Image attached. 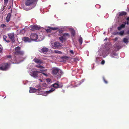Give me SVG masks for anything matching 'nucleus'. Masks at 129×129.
Masks as SVG:
<instances>
[{
  "instance_id": "3",
  "label": "nucleus",
  "mask_w": 129,
  "mask_h": 129,
  "mask_svg": "<svg viewBox=\"0 0 129 129\" xmlns=\"http://www.w3.org/2000/svg\"><path fill=\"white\" fill-rule=\"evenodd\" d=\"M51 47L54 49L59 48L62 46V44L59 42L56 41L53 43H51Z\"/></svg>"
},
{
  "instance_id": "40",
  "label": "nucleus",
  "mask_w": 129,
  "mask_h": 129,
  "mask_svg": "<svg viewBox=\"0 0 129 129\" xmlns=\"http://www.w3.org/2000/svg\"><path fill=\"white\" fill-rule=\"evenodd\" d=\"M118 39V38L117 37H116L115 38V40H117Z\"/></svg>"
},
{
  "instance_id": "14",
  "label": "nucleus",
  "mask_w": 129,
  "mask_h": 129,
  "mask_svg": "<svg viewBox=\"0 0 129 129\" xmlns=\"http://www.w3.org/2000/svg\"><path fill=\"white\" fill-rule=\"evenodd\" d=\"M58 28L57 27H49V28L46 29V31L47 32H50L51 31V30H56L58 29Z\"/></svg>"
},
{
  "instance_id": "21",
  "label": "nucleus",
  "mask_w": 129,
  "mask_h": 129,
  "mask_svg": "<svg viewBox=\"0 0 129 129\" xmlns=\"http://www.w3.org/2000/svg\"><path fill=\"white\" fill-rule=\"evenodd\" d=\"M7 38V36H5L4 35L3 37V39L5 41H6L7 42H10V41L9 40H7L6 39V38Z\"/></svg>"
},
{
  "instance_id": "27",
  "label": "nucleus",
  "mask_w": 129,
  "mask_h": 129,
  "mask_svg": "<svg viewBox=\"0 0 129 129\" xmlns=\"http://www.w3.org/2000/svg\"><path fill=\"white\" fill-rule=\"evenodd\" d=\"M71 33L72 35L74 36L75 35V31L74 30H72L71 31Z\"/></svg>"
},
{
  "instance_id": "17",
  "label": "nucleus",
  "mask_w": 129,
  "mask_h": 129,
  "mask_svg": "<svg viewBox=\"0 0 129 129\" xmlns=\"http://www.w3.org/2000/svg\"><path fill=\"white\" fill-rule=\"evenodd\" d=\"M125 25L126 23L124 22L123 24H122L120 26L118 27V29L119 30H121L122 28L125 27Z\"/></svg>"
},
{
  "instance_id": "38",
  "label": "nucleus",
  "mask_w": 129,
  "mask_h": 129,
  "mask_svg": "<svg viewBox=\"0 0 129 129\" xmlns=\"http://www.w3.org/2000/svg\"><path fill=\"white\" fill-rule=\"evenodd\" d=\"M70 53L72 54H74V52L72 50H71L70 51Z\"/></svg>"
},
{
  "instance_id": "1",
  "label": "nucleus",
  "mask_w": 129,
  "mask_h": 129,
  "mask_svg": "<svg viewBox=\"0 0 129 129\" xmlns=\"http://www.w3.org/2000/svg\"><path fill=\"white\" fill-rule=\"evenodd\" d=\"M52 74L54 76L57 78H60L63 72L61 70L56 67L53 68L52 69Z\"/></svg>"
},
{
  "instance_id": "29",
  "label": "nucleus",
  "mask_w": 129,
  "mask_h": 129,
  "mask_svg": "<svg viewBox=\"0 0 129 129\" xmlns=\"http://www.w3.org/2000/svg\"><path fill=\"white\" fill-rule=\"evenodd\" d=\"M62 58L63 59H68L69 57L67 56H64L62 57Z\"/></svg>"
},
{
  "instance_id": "5",
  "label": "nucleus",
  "mask_w": 129,
  "mask_h": 129,
  "mask_svg": "<svg viewBox=\"0 0 129 129\" xmlns=\"http://www.w3.org/2000/svg\"><path fill=\"white\" fill-rule=\"evenodd\" d=\"M15 51L14 53L15 55H23L24 54V52L23 51H20V48L18 46L15 49Z\"/></svg>"
},
{
  "instance_id": "11",
  "label": "nucleus",
  "mask_w": 129,
  "mask_h": 129,
  "mask_svg": "<svg viewBox=\"0 0 129 129\" xmlns=\"http://www.w3.org/2000/svg\"><path fill=\"white\" fill-rule=\"evenodd\" d=\"M33 61L37 63L42 64L44 63L43 61L42 60L36 58H34Z\"/></svg>"
},
{
  "instance_id": "33",
  "label": "nucleus",
  "mask_w": 129,
  "mask_h": 129,
  "mask_svg": "<svg viewBox=\"0 0 129 129\" xmlns=\"http://www.w3.org/2000/svg\"><path fill=\"white\" fill-rule=\"evenodd\" d=\"M105 63V61L104 60H102L101 62V64L102 65H103Z\"/></svg>"
},
{
  "instance_id": "26",
  "label": "nucleus",
  "mask_w": 129,
  "mask_h": 129,
  "mask_svg": "<svg viewBox=\"0 0 129 129\" xmlns=\"http://www.w3.org/2000/svg\"><path fill=\"white\" fill-rule=\"evenodd\" d=\"M117 33H118L119 35H123L124 33V31H120V32L118 33V32Z\"/></svg>"
},
{
  "instance_id": "9",
  "label": "nucleus",
  "mask_w": 129,
  "mask_h": 129,
  "mask_svg": "<svg viewBox=\"0 0 129 129\" xmlns=\"http://www.w3.org/2000/svg\"><path fill=\"white\" fill-rule=\"evenodd\" d=\"M8 35L11 40L13 42H15L14 39V34L13 33H10L8 34Z\"/></svg>"
},
{
  "instance_id": "24",
  "label": "nucleus",
  "mask_w": 129,
  "mask_h": 129,
  "mask_svg": "<svg viewBox=\"0 0 129 129\" xmlns=\"http://www.w3.org/2000/svg\"><path fill=\"white\" fill-rule=\"evenodd\" d=\"M8 0H4V5L5 7L6 6L8 2Z\"/></svg>"
},
{
  "instance_id": "23",
  "label": "nucleus",
  "mask_w": 129,
  "mask_h": 129,
  "mask_svg": "<svg viewBox=\"0 0 129 129\" xmlns=\"http://www.w3.org/2000/svg\"><path fill=\"white\" fill-rule=\"evenodd\" d=\"M78 41L80 44L81 45L82 44V39L81 37H80V38L78 40Z\"/></svg>"
},
{
  "instance_id": "37",
  "label": "nucleus",
  "mask_w": 129,
  "mask_h": 129,
  "mask_svg": "<svg viewBox=\"0 0 129 129\" xmlns=\"http://www.w3.org/2000/svg\"><path fill=\"white\" fill-rule=\"evenodd\" d=\"M124 23H126V24L127 25H128L129 24V21H128L127 22H124Z\"/></svg>"
},
{
  "instance_id": "4",
  "label": "nucleus",
  "mask_w": 129,
  "mask_h": 129,
  "mask_svg": "<svg viewBox=\"0 0 129 129\" xmlns=\"http://www.w3.org/2000/svg\"><path fill=\"white\" fill-rule=\"evenodd\" d=\"M70 35L68 33H66L63 34L62 36L60 37L59 39L62 43H63L64 41H66L67 40V37H69Z\"/></svg>"
},
{
  "instance_id": "44",
  "label": "nucleus",
  "mask_w": 129,
  "mask_h": 129,
  "mask_svg": "<svg viewBox=\"0 0 129 129\" xmlns=\"http://www.w3.org/2000/svg\"><path fill=\"white\" fill-rule=\"evenodd\" d=\"M11 8V6H9V7H8V9H10V8Z\"/></svg>"
},
{
  "instance_id": "34",
  "label": "nucleus",
  "mask_w": 129,
  "mask_h": 129,
  "mask_svg": "<svg viewBox=\"0 0 129 129\" xmlns=\"http://www.w3.org/2000/svg\"><path fill=\"white\" fill-rule=\"evenodd\" d=\"M47 81L48 82H50L51 81V79L49 78H48L46 79Z\"/></svg>"
},
{
  "instance_id": "47",
  "label": "nucleus",
  "mask_w": 129,
  "mask_h": 129,
  "mask_svg": "<svg viewBox=\"0 0 129 129\" xmlns=\"http://www.w3.org/2000/svg\"><path fill=\"white\" fill-rule=\"evenodd\" d=\"M112 57H113L112 56Z\"/></svg>"
},
{
  "instance_id": "28",
  "label": "nucleus",
  "mask_w": 129,
  "mask_h": 129,
  "mask_svg": "<svg viewBox=\"0 0 129 129\" xmlns=\"http://www.w3.org/2000/svg\"><path fill=\"white\" fill-rule=\"evenodd\" d=\"M3 48L1 45L0 44V53H2Z\"/></svg>"
},
{
  "instance_id": "31",
  "label": "nucleus",
  "mask_w": 129,
  "mask_h": 129,
  "mask_svg": "<svg viewBox=\"0 0 129 129\" xmlns=\"http://www.w3.org/2000/svg\"><path fill=\"white\" fill-rule=\"evenodd\" d=\"M36 67H37L38 68H44V67L41 65H36Z\"/></svg>"
},
{
  "instance_id": "8",
  "label": "nucleus",
  "mask_w": 129,
  "mask_h": 129,
  "mask_svg": "<svg viewBox=\"0 0 129 129\" xmlns=\"http://www.w3.org/2000/svg\"><path fill=\"white\" fill-rule=\"evenodd\" d=\"M30 37L31 40L33 41H35L37 39L38 35L35 33H33L31 34Z\"/></svg>"
},
{
  "instance_id": "6",
  "label": "nucleus",
  "mask_w": 129,
  "mask_h": 129,
  "mask_svg": "<svg viewBox=\"0 0 129 129\" xmlns=\"http://www.w3.org/2000/svg\"><path fill=\"white\" fill-rule=\"evenodd\" d=\"M37 0H27L25 2V4L27 6L31 5L34 6V7L35 5Z\"/></svg>"
},
{
  "instance_id": "2",
  "label": "nucleus",
  "mask_w": 129,
  "mask_h": 129,
  "mask_svg": "<svg viewBox=\"0 0 129 129\" xmlns=\"http://www.w3.org/2000/svg\"><path fill=\"white\" fill-rule=\"evenodd\" d=\"M29 92L31 93H33L38 92L37 95H42L43 94V92H41V88L36 89L32 87H30Z\"/></svg>"
},
{
  "instance_id": "32",
  "label": "nucleus",
  "mask_w": 129,
  "mask_h": 129,
  "mask_svg": "<svg viewBox=\"0 0 129 129\" xmlns=\"http://www.w3.org/2000/svg\"><path fill=\"white\" fill-rule=\"evenodd\" d=\"M6 26L4 24H2L1 26V27L2 28H4V27H5Z\"/></svg>"
},
{
  "instance_id": "20",
  "label": "nucleus",
  "mask_w": 129,
  "mask_h": 129,
  "mask_svg": "<svg viewBox=\"0 0 129 129\" xmlns=\"http://www.w3.org/2000/svg\"><path fill=\"white\" fill-rule=\"evenodd\" d=\"M53 86L54 87L57 88L59 87V85L58 83H55L53 84Z\"/></svg>"
},
{
  "instance_id": "15",
  "label": "nucleus",
  "mask_w": 129,
  "mask_h": 129,
  "mask_svg": "<svg viewBox=\"0 0 129 129\" xmlns=\"http://www.w3.org/2000/svg\"><path fill=\"white\" fill-rule=\"evenodd\" d=\"M55 89L54 88H52L50 90L46 91V92H44L43 91H41V92H43V94H44V93H46L47 94H49L52 92L53 91L55 90Z\"/></svg>"
},
{
  "instance_id": "12",
  "label": "nucleus",
  "mask_w": 129,
  "mask_h": 129,
  "mask_svg": "<svg viewBox=\"0 0 129 129\" xmlns=\"http://www.w3.org/2000/svg\"><path fill=\"white\" fill-rule=\"evenodd\" d=\"M49 50L48 48L46 47H43L39 51L40 52L46 54L48 51Z\"/></svg>"
},
{
  "instance_id": "22",
  "label": "nucleus",
  "mask_w": 129,
  "mask_h": 129,
  "mask_svg": "<svg viewBox=\"0 0 129 129\" xmlns=\"http://www.w3.org/2000/svg\"><path fill=\"white\" fill-rule=\"evenodd\" d=\"M123 42L127 44L128 42V39L126 38L123 39Z\"/></svg>"
},
{
  "instance_id": "18",
  "label": "nucleus",
  "mask_w": 129,
  "mask_h": 129,
  "mask_svg": "<svg viewBox=\"0 0 129 129\" xmlns=\"http://www.w3.org/2000/svg\"><path fill=\"white\" fill-rule=\"evenodd\" d=\"M22 39L25 42H30L31 41V40L28 37H23V38Z\"/></svg>"
},
{
  "instance_id": "46",
  "label": "nucleus",
  "mask_w": 129,
  "mask_h": 129,
  "mask_svg": "<svg viewBox=\"0 0 129 129\" xmlns=\"http://www.w3.org/2000/svg\"><path fill=\"white\" fill-rule=\"evenodd\" d=\"M40 70V71H43V70Z\"/></svg>"
},
{
  "instance_id": "19",
  "label": "nucleus",
  "mask_w": 129,
  "mask_h": 129,
  "mask_svg": "<svg viewBox=\"0 0 129 129\" xmlns=\"http://www.w3.org/2000/svg\"><path fill=\"white\" fill-rule=\"evenodd\" d=\"M119 16H125L126 15L127 13L126 12L122 11L121 12H119Z\"/></svg>"
},
{
  "instance_id": "10",
  "label": "nucleus",
  "mask_w": 129,
  "mask_h": 129,
  "mask_svg": "<svg viewBox=\"0 0 129 129\" xmlns=\"http://www.w3.org/2000/svg\"><path fill=\"white\" fill-rule=\"evenodd\" d=\"M30 27L31 28L30 30L32 31L38 30L40 29V27L37 25H33Z\"/></svg>"
},
{
  "instance_id": "45",
  "label": "nucleus",
  "mask_w": 129,
  "mask_h": 129,
  "mask_svg": "<svg viewBox=\"0 0 129 129\" xmlns=\"http://www.w3.org/2000/svg\"><path fill=\"white\" fill-rule=\"evenodd\" d=\"M5 7H6V6H5V5H4V7H3V9H4L5 8Z\"/></svg>"
},
{
  "instance_id": "35",
  "label": "nucleus",
  "mask_w": 129,
  "mask_h": 129,
  "mask_svg": "<svg viewBox=\"0 0 129 129\" xmlns=\"http://www.w3.org/2000/svg\"><path fill=\"white\" fill-rule=\"evenodd\" d=\"M40 73H42L43 75H44L46 76H48V75L46 74L45 73L42 72H41Z\"/></svg>"
},
{
  "instance_id": "39",
  "label": "nucleus",
  "mask_w": 129,
  "mask_h": 129,
  "mask_svg": "<svg viewBox=\"0 0 129 129\" xmlns=\"http://www.w3.org/2000/svg\"><path fill=\"white\" fill-rule=\"evenodd\" d=\"M127 20L129 21V17H127Z\"/></svg>"
},
{
  "instance_id": "30",
  "label": "nucleus",
  "mask_w": 129,
  "mask_h": 129,
  "mask_svg": "<svg viewBox=\"0 0 129 129\" xmlns=\"http://www.w3.org/2000/svg\"><path fill=\"white\" fill-rule=\"evenodd\" d=\"M103 80L104 81V82L106 84L108 83V82L107 81L105 80V78L104 77H103Z\"/></svg>"
},
{
  "instance_id": "43",
  "label": "nucleus",
  "mask_w": 129,
  "mask_h": 129,
  "mask_svg": "<svg viewBox=\"0 0 129 129\" xmlns=\"http://www.w3.org/2000/svg\"><path fill=\"white\" fill-rule=\"evenodd\" d=\"M39 80H40V81L41 82H42V80L41 79H39Z\"/></svg>"
},
{
  "instance_id": "13",
  "label": "nucleus",
  "mask_w": 129,
  "mask_h": 129,
  "mask_svg": "<svg viewBox=\"0 0 129 129\" xmlns=\"http://www.w3.org/2000/svg\"><path fill=\"white\" fill-rule=\"evenodd\" d=\"M38 73H40L39 71H34L32 72L31 76L35 78L37 77L38 76Z\"/></svg>"
},
{
  "instance_id": "41",
  "label": "nucleus",
  "mask_w": 129,
  "mask_h": 129,
  "mask_svg": "<svg viewBox=\"0 0 129 129\" xmlns=\"http://www.w3.org/2000/svg\"><path fill=\"white\" fill-rule=\"evenodd\" d=\"M127 34H129V30H128L127 32Z\"/></svg>"
},
{
  "instance_id": "36",
  "label": "nucleus",
  "mask_w": 129,
  "mask_h": 129,
  "mask_svg": "<svg viewBox=\"0 0 129 129\" xmlns=\"http://www.w3.org/2000/svg\"><path fill=\"white\" fill-rule=\"evenodd\" d=\"M7 58H11V55H9L7 56Z\"/></svg>"
},
{
  "instance_id": "16",
  "label": "nucleus",
  "mask_w": 129,
  "mask_h": 129,
  "mask_svg": "<svg viewBox=\"0 0 129 129\" xmlns=\"http://www.w3.org/2000/svg\"><path fill=\"white\" fill-rule=\"evenodd\" d=\"M11 13H8L7 16L6 20L7 22H8L10 21V19L11 16Z\"/></svg>"
},
{
  "instance_id": "7",
  "label": "nucleus",
  "mask_w": 129,
  "mask_h": 129,
  "mask_svg": "<svg viewBox=\"0 0 129 129\" xmlns=\"http://www.w3.org/2000/svg\"><path fill=\"white\" fill-rule=\"evenodd\" d=\"M8 66L7 63H2L0 67V70L3 71L6 70L8 68Z\"/></svg>"
},
{
  "instance_id": "25",
  "label": "nucleus",
  "mask_w": 129,
  "mask_h": 129,
  "mask_svg": "<svg viewBox=\"0 0 129 129\" xmlns=\"http://www.w3.org/2000/svg\"><path fill=\"white\" fill-rule=\"evenodd\" d=\"M54 52L55 53H58L59 54H61L62 53V52L61 51L58 50H55Z\"/></svg>"
},
{
  "instance_id": "42",
  "label": "nucleus",
  "mask_w": 129,
  "mask_h": 129,
  "mask_svg": "<svg viewBox=\"0 0 129 129\" xmlns=\"http://www.w3.org/2000/svg\"><path fill=\"white\" fill-rule=\"evenodd\" d=\"M59 32L60 33H61L62 32V30H60L59 31Z\"/></svg>"
}]
</instances>
